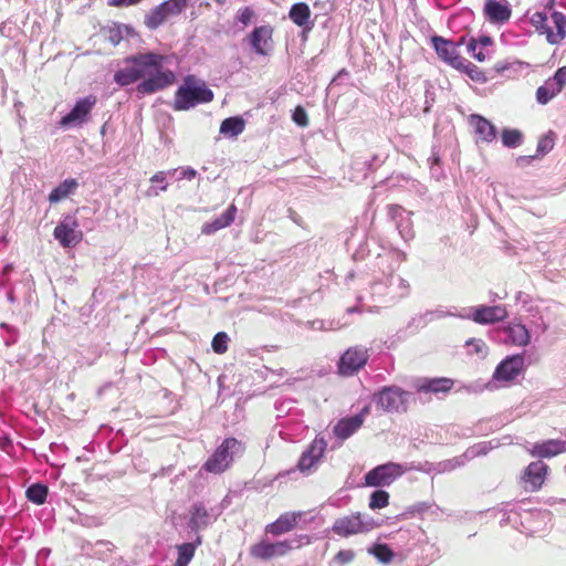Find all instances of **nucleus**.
<instances>
[{
    "instance_id": "f257e3e1",
    "label": "nucleus",
    "mask_w": 566,
    "mask_h": 566,
    "mask_svg": "<svg viewBox=\"0 0 566 566\" xmlns=\"http://www.w3.org/2000/svg\"><path fill=\"white\" fill-rule=\"evenodd\" d=\"M167 56L155 52L138 53L125 59V67L117 70L114 81L119 86H127L139 82L136 92L140 95H150L164 91L176 81L175 73L164 67Z\"/></svg>"
},
{
    "instance_id": "f03ea898",
    "label": "nucleus",
    "mask_w": 566,
    "mask_h": 566,
    "mask_svg": "<svg viewBox=\"0 0 566 566\" xmlns=\"http://www.w3.org/2000/svg\"><path fill=\"white\" fill-rule=\"evenodd\" d=\"M214 93L203 80L187 75L174 95L172 108L177 112L189 111L199 104L212 102Z\"/></svg>"
},
{
    "instance_id": "7ed1b4c3",
    "label": "nucleus",
    "mask_w": 566,
    "mask_h": 566,
    "mask_svg": "<svg viewBox=\"0 0 566 566\" xmlns=\"http://www.w3.org/2000/svg\"><path fill=\"white\" fill-rule=\"evenodd\" d=\"M245 452V446L240 440L229 437L217 447L202 465V470L213 474H222L229 470L237 455Z\"/></svg>"
},
{
    "instance_id": "20e7f679",
    "label": "nucleus",
    "mask_w": 566,
    "mask_h": 566,
    "mask_svg": "<svg viewBox=\"0 0 566 566\" xmlns=\"http://www.w3.org/2000/svg\"><path fill=\"white\" fill-rule=\"evenodd\" d=\"M308 544H311V537L306 534L298 535L293 541L283 539L272 543L268 539H262L251 545L250 555L259 560H270L275 557H283L293 548H301Z\"/></svg>"
},
{
    "instance_id": "39448f33",
    "label": "nucleus",
    "mask_w": 566,
    "mask_h": 566,
    "mask_svg": "<svg viewBox=\"0 0 566 566\" xmlns=\"http://www.w3.org/2000/svg\"><path fill=\"white\" fill-rule=\"evenodd\" d=\"M368 350L361 346H353L345 350L338 361V374L353 376L358 373L368 361Z\"/></svg>"
},
{
    "instance_id": "423d86ee",
    "label": "nucleus",
    "mask_w": 566,
    "mask_h": 566,
    "mask_svg": "<svg viewBox=\"0 0 566 566\" xmlns=\"http://www.w3.org/2000/svg\"><path fill=\"white\" fill-rule=\"evenodd\" d=\"M405 473L402 465L388 462L377 465L366 473L365 483L368 486H384L391 484L396 479Z\"/></svg>"
},
{
    "instance_id": "0eeeda50",
    "label": "nucleus",
    "mask_w": 566,
    "mask_h": 566,
    "mask_svg": "<svg viewBox=\"0 0 566 566\" xmlns=\"http://www.w3.org/2000/svg\"><path fill=\"white\" fill-rule=\"evenodd\" d=\"M75 217L66 216L54 229L53 235L63 248L77 245L83 239V232Z\"/></svg>"
},
{
    "instance_id": "6e6552de",
    "label": "nucleus",
    "mask_w": 566,
    "mask_h": 566,
    "mask_svg": "<svg viewBox=\"0 0 566 566\" xmlns=\"http://www.w3.org/2000/svg\"><path fill=\"white\" fill-rule=\"evenodd\" d=\"M407 391L398 387H384L374 396L377 408L382 412H398L406 403Z\"/></svg>"
},
{
    "instance_id": "1a4fd4ad",
    "label": "nucleus",
    "mask_w": 566,
    "mask_h": 566,
    "mask_svg": "<svg viewBox=\"0 0 566 566\" xmlns=\"http://www.w3.org/2000/svg\"><path fill=\"white\" fill-rule=\"evenodd\" d=\"M548 465L543 461L531 462L521 475V483L526 492H537L545 483Z\"/></svg>"
},
{
    "instance_id": "9d476101",
    "label": "nucleus",
    "mask_w": 566,
    "mask_h": 566,
    "mask_svg": "<svg viewBox=\"0 0 566 566\" xmlns=\"http://www.w3.org/2000/svg\"><path fill=\"white\" fill-rule=\"evenodd\" d=\"M96 103L97 97L92 94L78 99L71 112L61 118L60 125L62 127L82 125L87 120V117Z\"/></svg>"
},
{
    "instance_id": "9b49d317",
    "label": "nucleus",
    "mask_w": 566,
    "mask_h": 566,
    "mask_svg": "<svg viewBox=\"0 0 566 566\" xmlns=\"http://www.w3.org/2000/svg\"><path fill=\"white\" fill-rule=\"evenodd\" d=\"M432 45L438 54V56L450 64L455 69H461L464 66V59H462L458 51L457 44L450 40H447L440 35H434L431 38ZM464 39L461 38L458 45L462 44Z\"/></svg>"
},
{
    "instance_id": "f8f14e48",
    "label": "nucleus",
    "mask_w": 566,
    "mask_h": 566,
    "mask_svg": "<svg viewBox=\"0 0 566 566\" xmlns=\"http://www.w3.org/2000/svg\"><path fill=\"white\" fill-rule=\"evenodd\" d=\"M524 356L522 354L507 356L495 368L493 378L497 381H512L524 370Z\"/></svg>"
},
{
    "instance_id": "ddd939ff",
    "label": "nucleus",
    "mask_w": 566,
    "mask_h": 566,
    "mask_svg": "<svg viewBox=\"0 0 566 566\" xmlns=\"http://www.w3.org/2000/svg\"><path fill=\"white\" fill-rule=\"evenodd\" d=\"M274 28L271 25L256 27L248 40L252 50L259 55H268L273 48Z\"/></svg>"
},
{
    "instance_id": "4468645a",
    "label": "nucleus",
    "mask_w": 566,
    "mask_h": 566,
    "mask_svg": "<svg viewBox=\"0 0 566 566\" xmlns=\"http://www.w3.org/2000/svg\"><path fill=\"white\" fill-rule=\"evenodd\" d=\"M332 530L336 535L340 537H348L359 533H365L369 528L363 522L360 513H357L336 520Z\"/></svg>"
},
{
    "instance_id": "2eb2a0df",
    "label": "nucleus",
    "mask_w": 566,
    "mask_h": 566,
    "mask_svg": "<svg viewBox=\"0 0 566 566\" xmlns=\"http://www.w3.org/2000/svg\"><path fill=\"white\" fill-rule=\"evenodd\" d=\"M304 512H285L281 514L274 522L265 526V533L273 536H280L292 532L301 518H303Z\"/></svg>"
},
{
    "instance_id": "dca6fc26",
    "label": "nucleus",
    "mask_w": 566,
    "mask_h": 566,
    "mask_svg": "<svg viewBox=\"0 0 566 566\" xmlns=\"http://www.w3.org/2000/svg\"><path fill=\"white\" fill-rule=\"evenodd\" d=\"M507 315L506 307L503 305H481L472 308L470 317L478 324H494L504 321Z\"/></svg>"
},
{
    "instance_id": "f3484780",
    "label": "nucleus",
    "mask_w": 566,
    "mask_h": 566,
    "mask_svg": "<svg viewBox=\"0 0 566 566\" xmlns=\"http://www.w3.org/2000/svg\"><path fill=\"white\" fill-rule=\"evenodd\" d=\"M327 443L323 438H315L308 449L300 458L297 468L305 472L311 470L324 455Z\"/></svg>"
},
{
    "instance_id": "a211bd4d",
    "label": "nucleus",
    "mask_w": 566,
    "mask_h": 566,
    "mask_svg": "<svg viewBox=\"0 0 566 566\" xmlns=\"http://www.w3.org/2000/svg\"><path fill=\"white\" fill-rule=\"evenodd\" d=\"M484 14L493 23H503L510 20L512 10L505 0H486Z\"/></svg>"
},
{
    "instance_id": "6ab92c4d",
    "label": "nucleus",
    "mask_w": 566,
    "mask_h": 566,
    "mask_svg": "<svg viewBox=\"0 0 566 566\" xmlns=\"http://www.w3.org/2000/svg\"><path fill=\"white\" fill-rule=\"evenodd\" d=\"M469 124L474 128V133L479 136L481 142L491 143L495 139V127L485 117L478 114H472L469 117Z\"/></svg>"
},
{
    "instance_id": "aec40b11",
    "label": "nucleus",
    "mask_w": 566,
    "mask_h": 566,
    "mask_svg": "<svg viewBox=\"0 0 566 566\" xmlns=\"http://www.w3.org/2000/svg\"><path fill=\"white\" fill-rule=\"evenodd\" d=\"M566 452V441L552 439L535 443L531 450V454L538 458H552Z\"/></svg>"
},
{
    "instance_id": "412c9836",
    "label": "nucleus",
    "mask_w": 566,
    "mask_h": 566,
    "mask_svg": "<svg viewBox=\"0 0 566 566\" xmlns=\"http://www.w3.org/2000/svg\"><path fill=\"white\" fill-rule=\"evenodd\" d=\"M506 335L505 343L514 346H526L531 342V335L525 325L511 323L503 328Z\"/></svg>"
},
{
    "instance_id": "4be33fe9",
    "label": "nucleus",
    "mask_w": 566,
    "mask_h": 566,
    "mask_svg": "<svg viewBox=\"0 0 566 566\" xmlns=\"http://www.w3.org/2000/svg\"><path fill=\"white\" fill-rule=\"evenodd\" d=\"M237 207L232 203L228 209L212 222H206L201 227V233L210 235L218 230L229 227L235 219Z\"/></svg>"
},
{
    "instance_id": "5701e85b",
    "label": "nucleus",
    "mask_w": 566,
    "mask_h": 566,
    "mask_svg": "<svg viewBox=\"0 0 566 566\" xmlns=\"http://www.w3.org/2000/svg\"><path fill=\"white\" fill-rule=\"evenodd\" d=\"M454 381L451 378L424 379L417 386L419 392L447 394L453 388Z\"/></svg>"
},
{
    "instance_id": "b1692460",
    "label": "nucleus",
    "mask_w": 566,
    "mask_h": 566,
    "mask_svg": "<svg viewBox=\"0 0 566 566\" xmlns=\"http://www.w3.org/2000/svg\"><path fill=\"white\" fill-rule=\"evenodd\" d=\"M363 426L361 416H353L340 419L334 427L335 436L345 440L355 433Z\"/></svg>"
},
{
    "instance_id": "393cba45",
    "label": "nucleus",
    "mask_w": 566,
    "mask_h": 566,
    "mask_svg": "<svg viewBox=\"0 0 566 566\" xmlns=\"http://www.w3.org/2000/svg\"><path fill=\"white\" fill-rule=\"evenodd\" d=\"M211 522V515L203 503H195L190 510L189 527L192 531L206 528Z\"/></svg>"
},
{
    "instance_id": "a878e982",
    "label": "nucleus",
    "mask_w": 566,
    "mask_h": 566,
    "mask_svg": "<svg viewBox=\"0 0 566 566\" xmlns=\"http://www.w3.org/2000/svg\"><path fill=\"white\" fill-rule=\"evenodd\" d=\"M552 20L555 24L556 32L551 29L547 34V42L551 44H558L566 38V15L562 12L554 11L552 13Z\"/></svg>"
},
{
    "instance_id": "bb28decb",
    "label": "nucleus",
    "mask_w": 566,
    "mask_h": 566,
    "mask_svg": "<svg viewBox=\"0 0 566 566\" xmlns=\"http://www.w3.org/2000/svg\"><path fill=\"white\" fill-rule=\"evenodd\" d=\"M77 187H78V184H77L76 179H74V178L66 179L50 192L49 201L51 203H56V202L63 200L64 198H66L72 192H74Z\"/></svg>"
},
{
    "instance_id": "cd10ccee",
    "label": "nucleus",
    "mask_w": 566,
    "mask_h": 566,
    "mask_svg": "<svg viewBox=\"0 0 566 566\" xmlns=\"http://www.w3.org/2000/svg\"><path fill=\"white\" fill-rule=\"evenodd\" d=\"M244 129L245 120L240 116L228 117L220 125V133L230 137H237Z\"/></svg>"
},
{
    "instance_id": "c85d7f7f",
    "label": "nucleus",
    "mask_w": 566,
    "mask_h": 566,
    "mask_svg": "<svg viewBox=\"0 0 566 566\" xmlns=\"http://www.w3.org/2000/svg\"><path fill=\"white\" fill-rule=\"evenodd\" d=\"M311 13L307 3L298 2L291 7L289 17L297 27H305L310 21Z\"/></svg>"
},
{
    "instance_id": "c756f323",
    "label": "nucleus",
    "mask_w": 566,
    "mask_h": 566,
    "mask_svg": "<svg viewBox=\"0 0 566 566\" xmlns=\"http://www.w3.org/2000/svg\"><path fill=\"white\" fill-rule=\"evenodd\" d=\"M560 92L562 90L557 86V84L552 78H548L542 86L537 88L536 99L539 104L545 105Z\"/></svg>"
},
{
    "instance_id": "7c9ffc66",
    "label": "nucleus",
    "mask_w": 566,
    "mask_h": 566,
    "mask_svg": "<svg viewBox=\"0 0 566 566\" xmlns=\"http://www.w3.org/2000/svg\"><path fill=\"white\" fill-rule=\"evenodd\" d=\"M48 492L49 490L44 484L34 483L27 489L25 495L30 502L41 505L45 503Z\"/></svg>"
},
{
    "instance_id": "2f4dec72",
    "label": "nucleus",
    "mask_w": 566,
    "mask_h": 566,
    "mask_svg": "<svg viewBox=\"0 0 566 566\" xmlns=\"http://www.w3.org/2000/svg\"><path fill=\"white\" fill-rule=\"evenodd\" d=\"M167 19L168 17L159 4L151 9L150 12L145 17V25L150 30H156L161 24H164Z\"/></svg>"
},
{
    "instance_id": "473e14b6",
    "label": "nucleus",
    "mask_w": 566,
    "mask_h": 566,
    "mask_svg": "<svg viewBox=\"0 0 566 566\" xmlns=\"http://www.w3.org/2000/svg\"><path fill=\"white\" fill-rule=\"evenodd\" d=\"M178 556L174 566H188L196 553V544L184 543L177 545Z\"/></svg>"
},
{
    "instance_id": "72a5a7b5",
    "label": "nucleus",
    "mask_w": 566,
    "mask_h": 566,
    "mask_svg": "<svg viewBox=\"0 0 566 566\" xmlns=\"http://www.w3.org/2000/svg\"><path fill=\"white\" fill-rule=\"evenodd\" d=\"M467 354L475 355L479 358H485L489 354L486 343L481 338H470L465 342Z\"/></svg>"
},
{
    "instance_id": "f704fd0d",
    "label": "nucleus",
    "mask_w": 566,
    "mask_h": 566,
    "mask_svg": "<svg viewBox=\"0 0 566 566\" xmlns=\"http://www.w3.org/2000/svg\"><path fill=\"white\" fill-rule=\"evenodd\" d=\"M368 553L382 564H389L394 559V552L387 544H375L368 548Z\"/></svg>"
},
{
    "instance_id": "c9c22d12",
    "label": "nucleus",
    "mask_w": 566,
    "mask_h": 566,
    "mask_svg": "<svg viewBox=\"0 0 566 566\" xmlns=\"http://www.w3.org/2000/svg\"><path fill=\"white\" fill-rule=\"evenodd\" d=\"M188 2L189 0H166L160 6L169 18L180 14L188 7Z\"/></svg>"
},
{
    "instance_id": "e433bc0d",
    "label": "nucleus",
    "mask_w": 566,
    "mask_h": 566,
    "mask_svg": "<svg viewBox=\"0 0 566 566\" xmlns=\"http://www.w3.org/2000/svg\"><path fill=\"white\" fill-rule=\"evenodd\" d=\"M555 145V133L549 130L547 134L543 135L537 143V156H544L548 154Z\"/></svg>"
},
{
    "instance_id": "4c0bfd02",
    "label": "nucleus",
    "mask_w": 566,
    "mask_h": 566,
    "mask_svg": "<svg viewBox=\"0 0 566 566\" xmlns=\"http://www.w3.org/2000/svg\"><path fill=\"white\" fill-rule=\"evenodd\" d=\"M531 24L539 34H544L547 38L551 28L547 24V14L544 12H535L531 17Z\"/></svg>"
},
{
    "instance_id": "58836bf2",
    "label": "nucleus",
    "mask_w": 566,
    "mask_h": 566,
    "mask_svg": "<svg viewBox=\"0 0 566 566\" xmlns=\"http://www.w3.org/2000/svg\"><path fill=\"white\" fill-rule=\"evenodd\" d=\"M389 505V493L384 490H377L371 493L369 507L371 510L384 509Z\"/></svg>"
},
{
    "instance_id": "ea45409f",
    "label": "nucleus",
    "mask_w": 566,
    "mask_h": 566,
    "mask_svg": "<svg viewBox=\"0 0 566 566\" xmlns=\"http://www.w3.org/2000/svg\"><path fill=\"white\" fill-rule=\"evenodd\" d=\"M229 337L224 332L217 333L211 342V346L214 353L224 354L228 350Z\"/></svg>"
},
{
    "instance_id": "a19ab883",
    "label": "nucleus",
    "mask_w": 566,
    "mask_h": 566,
    "mask_svg": "<svg viewBox=\"0 0 566 566\" xmlns=\"http://www.w3.org/2000/svg\"><path fill=\"white\" fill-rule=\"evenodd\" d=\"M522 134L517 129H504L502 132V142L506 147H515L520 144Z\"/></svg>"
},
{
    "instance_id": "79ce46f5",
    "label": "nucleus",
    "mask_w": 566,
    "mask_h": 566,
    "mask_svg": "<svg viewBox=\"0 0 566 566\" xmlns=\"http://www.w3.org/2000/svg\"><path fill=\"white\" fill-rule=\"evenodd\" d=\"M460 70L465 72L467 75L475 82L484 83L486 81L484 72H482L476 65L472 63H464V66Z\"/></svg>"
},
{
    "instance_id": "37998d69",
    "label": "nucleus",
    "mask_w": 566,
    "mask_h": 566,
    "mask_svg": "<svg viewBox=\"0 0 566 566\" xmlns=\"http://www.w3.org/2000/svg\"><path fill=\"white\" fill-rule=\"evenodd\" d=\"M177 172V169H170L168 171H157L155 175L151 176L150 182L151 184H163L160 187L161 191H166L168 189V185L166 182L168 176H172Z\"/></svg>"
},
{
    "instance_id": "c03bdc74",
    "label": "nucleus",
    "mask_w": 566,
    "mask_h": 566,
    "mask_svg": "<svg viewBox=\"0 0 566 566\" xmlns=\"http://www.w3.org/2000/svg\"><path fill=\"white\" fill-rule=\"evenodd\" d=\"M356 557L353 549H340L335 556L334 562L339 566L350 564Z\"/></svg>"
},
{
    "instance_id": "a18cd8bd",
    "label": "nucleus",
    "mask_w": 566,
    "mask_h": 566,
    "mask_svg": "<svg viewBox=\"0 0 566 566\" xmlns=\"http://www.w3.org/2000/svg\"><path fill=\"white\" fill-rule=\"evenodd\" d=\"M292 119L296 125L301 127H306L308 126L310 123L306 111L304 109V107L300 105L296 106L295 109L293 111Z\"/></svg>"
},
{
    "instance_id": "49530a36",
    "label": "nucleus",
    "mask_w": 566,
    "mask_h": 566,
    "mask_svg": "<svg viewBox=\"0 0 566 566\" xmlns=\"http://www.w3.org/2000/svg\"><path fill=\"white\" fill-rule=\"evenodd\" d=\"M468 52L479 62H484L486 55L484 54L482 49L478 48V42L475 39H471L467 45Z\"/></svg>"
},
{
    "instance_id": "de8ad7c7",
    "label": "nucleus",
    "mask_w": 566,
    "mask_h": 566,
    "mask_svg": "<svg viewBox=\"0 0 566 566\" xmlns=\"http://www.w3.org/2000/svg\"><path fill=\"white\" fill-rule=\"evenodd\" d=\"M255 12L250 7H245L242 10H240V13L238 15V20L244 24L248 25L252 19L254 18Z\"/></svg>"
},
{
    "instance_id": "09e8293b",
    "label": "nucleus",
    "mask_w": 566,
    "mask_h": 566,
    "mask_svg": "<svg viewBox=\"0 0 566 566\" xmlns=\"http://www.w3.org/2000/svg\"><path fill=\"white\" fill-rule=\"evenodd\" d=\"M557 86L563 91L566 85V66L559 67L553 77H551Z\"/></svg>"
},
{
    "instance_id": "8fccbe9b",
    "label": "nucleus",
    "mask_w": 566,
    "mask_h": 566,
    "mask_svg": "<svg viewBox=\"0 0 566 566\" xmlns=\"http://www.w3.org/2000/svg\"><path fill=\"white\" fill-rule=\"evenodd\" d=\"M143 0H109L108 6L116 7V8H124V7H130L136 6L140 3Z\"/></svg>"
},
{
    "instance_id": "3c124183",
    "label": "nucleus",
    "mask_w": 566,
    "mask_h": 566,
    "mask_svg": "<svg viewBox=\"0 0 566 566\" xmlns=\"http://www.w3.org/2000/svg\"><path fill=\"white\" fill-rule=\"evenodd\" d=\"M197 175V171L193 169V168H186V169H182L180 171V176L178 177V179H188V180H191L196 177Z\"/></svg>"
},
{
    "instance_id": "603ef678",
    "label": "nucleus",
    "mask_w": 566,
    "mask_h": 566,
    "mask_svg": "<svg viewBox=\"0 0 566 566\" xmlns=\"http://www.w3.org/2000/svg\"><path fill=\"white\" fill-rule=\"evenodd\" d=\"M541 6L546 10H553L555 0H541Z\"/></svg>"
},
{
    "instance_id": "864d4df0",
    "label": "nucleus",
    "mask_w": 566,
    "mask_h": 566,
    "mask_svg": "<svg viewBox=\"0 0 566 566\" xmlns=\"http://www.w3.org/2000/svg\"><path fill=\"white\" fill-rule=\"evenodd\" d=\"M478 45H489L491 44V39L489 36H481L479 40H476Z\"/></svg>"
},
{
    "instance_id": "5fc2aeb1",
    "label": "nucleus",
    "mask_w": 566,
    "mask_h": 566,
    "mask_svg": "<svg viewBox=\"0 0 566 566\" xmlns=\"http://www.w3.org/2000/svg\"><path fill=\"white\" fill-rule=\"evenodd\" d=\"M370 412V406H365L357 416L363 417V421L365 420V417Z\"/></svg>"
},
{
    "instance_id": "6e6d98bb",
    "label": "nucleus",
    "mask_w": 566,
    "mask_h": 566,
    "mask_svg": "<svg viewBox=\"0 0 566 566\" xmlns=\"http://www.w3.org/2000/svg\"><path fill=\"white\" fill-rule=\"evenodd\" d=\"M201 543H202V537L201 536H197L196 541L192 542L191 544H196V548H197L198 546L201 545Z\"/></svg>"
},
{
    "instance_id": "4d7b16f0",
    "label": "nucleus",
    "mask_w": 566,
    "mask_h": 566,
    "mask_svg": "<svg viewBox=\"0 0 566 566\" xmlns=\"http://www.w3.org/2000/svg\"><path fill=\"white\" fill-rule=\"evenodd\" d=\"M218 3L222 4L224 0H216Z\"/></svg>"
}]
</instances>
